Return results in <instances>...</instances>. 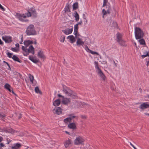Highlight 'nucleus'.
Returning a JSON list of instances; mask_svg holds the SVG:
<instances>
[{
	"label": "nucleus",
	"mask_w": 149,
	"mask_h": 149,
	"mask_svg": "<svg viewBox=\"0 0 149 149\" xmlns=\"http://www.w3.org/2000/svg\"><path fill=\"white\" fill-rule=\"evenodd\" d=\"M135 36L137 40L142 38L144 36L143 31L139 27H136L135 28Z\"/></svg>",
	"instance_id": "nucleus-1"
},
{
	"label": "nucleus",
	"mask_w": 149,
	"mask_h": 149,
	"mask_svg": "<svg viewBox=\"0 0 149 149\" xmlns=\"http://www.w3.org/2000/svg\"><path fill=\"white\" fill-rule=\"evenodd\" d=\"M95 68L97 69L96 72L97 74L104 81L106 79V77L104 73L100 68L98 66V63L97 62L95 61L94 62Z\"/></svg>",
	"instance_id": "nucleus-2"
},
{
	"label": "nucleus",
	"mask_w": 149,
	"mask_h": 149,
	"mask_svg": "<svg viewBox=\"0 0 149 149\" xmlns=\"http://www.w3.org/2000/svg\"><path fill=\"white\" fill-rule=\"evenodd\" d=\"M26 33L28 36L34 35L36 34V33L33 24H30L27 27Z\"/></svg>",
	"instance_id": "nucleus-3"
},
{
	"label": "nucleus",
	"mask_w": 149,
	"mask_h": 149,
	"mask_svg": "<svg viewBox=\"0 0 149 149\" xmlns=\"http://www.w3.org/2000/svg\"><path fill=\"white\" fill-rule=\"evenodd\" d=\"M31 13L29 10L27 13H25V14H21L19 13H17L16 14V16L17 18L21 21H24L23 18H25L26 17H29L31 16Z\"/></svg>",
	"instance_id": "nucleus-4"
},
{
	"label": "nucleus",
	"mask_w": 149,
	"mask_h": 149,
	"mask_svg": "<svg viewBox=\"0 0 149 149\" xmlns=\"http://www.w3.org/2000/svg\"><path fill=\"white\" fill-rule=\"evenodd\" d=\"M122 35L119 33L116 34V40L119 44L121 46H126L125 44V41L122 39Z\"/></svg>",
	"instance_id": "nucleus-5"
},
{
	"label": "nucleus",
	"mask_w": 149,
	"mask_h": 149,
	"mask_svg": "<svg viewBox=\"0 0 149 149\" xmlns=\"http://www.w3.org/2000/svg\"><path fill=\"white\" fill-rule=\"evenodd\" d=\"M27 51H26V53H24L23 54L24 55V56H27L29 54V53H31L33 55H34L35 53L34 52V49L32 45H30L28 49H27V50H26Z\"/></svg>",
	"instance_id": "nucleus-6"
},
{
	"label": "nucleus",
	"mask_w": 149,
	"mask_h": 149,
	"mask_svg": "<svg viewBox=\"0 0 149 149\" xmlns=\"http://www.w3.org/2000/svg\"><path fill=\"white\" fill-rule=\"evenodd\" d=\"M84 140L82 137L80 136L77 137L74 141V144L76 145L82 144L84 142Z\"/></svg>",
	"instance_id": "nucleus-7"
},
{
	"label": "nucleus",
	"mask_w": 149,
	"mask_h": 149,
	"mask_svg": "<svg viewBox=\"0 0 149 149\" xmlns=\"http://www.w3.org/2000/svg\"><path fill=\"white\" fill-rule=\"evenodd\" d=\"M66 94L68 96H70L72 98H75L76 95L73 94L72 91L69 88L66 86Z\"/></svg>",
	"instance_id": "nucleus-8"
},
{
	"label": "nucleus",
	"mask_w": 149,
	"mask_h": 149,
	"mask_svg": "<svg viewBox=\"0 0 149 149\" xmlns=\"http://www.w3.org/2000/svg\"><path fill=\"white\" fill-rule=\"evenodd\" d=\"M2 38L6 43H10L12 41V38L11 36H3Z\"/></svg>",
	"instance_id": "nucleus-9"
},
{
	"label": "nucleus",
	"mask_w": 149,
	"mask_h": 149,
	"mask_svg": "<svg viewBox=\"0 0 149 149\" xmlns=\"http://www.w3.org/2000/svg\"><path fill=\"white\" fill-rule=\"evenodd\" d=\"M54 113H56L58 115H59L62 112V109L61 108L59 107H55L53 110Z\"/></svg>",
	"instance_id": "nucleus-10"
},
{
	"label": "nucleus",
	"mask_w": 149,
	"mask_h": 149,
	"mask_svg": "<svg viewBox=\"0 0 149 149\" xmlns=\"http://www.w3.org/2000/svg\"><path fill=\"white\" fill-rule=\"evenodd\" d=\"M69 116L68 117L66 118V122L71 123L72 120L75 118L76 116H74L73 114H70L68 115Z\"/></svg>",
	"instance_id": "nucleus-11"
},
{
	"label": "nucleus",
	"mask_w": 149,
	"mask_h": 149,
	"mask_svg": "<svg viewBox=\"0 0 149 149\" xmlns=\"http://www.w3.org/2000/svg\"><path fill=\"white\" fill-rule=\"evenodd\" d=\"M29 11L31 12V15H32L34 17H36L37 16L36 12L34 8H30L29 9Z\"/></svg>",
	"instance_id": "nucleus-12"
},
{
	"label": "nucleus",
	"mask_w": 149,
	"mask_h": 149,
	"mask_svg": "<svg viewBox=\"0 0 149 149\" xmlns=\"http://www.w3.org/2000/svg\"><path fill=\"white\" fill-rule=\"evenodd\" d=\"M21 146V144L20 143H14L13 146L11 147V149H19Z\"/></svg>",
	"instance_id": "nucleus-13"
},
{
	"label": "nucleus",
	"mask_w": 149,
	"mask_h": 149,
	"mask_svg": "<svg viewBox=\"0 0 149 149\" xmlns=\"http://www.w3.org/2000/svg\"><path fill=\"white\" fill-rule=\"evenodd\" d=\"M38 56L41 59H45V56L44 55L43 52L42 51H40L38 52Z\"/></svg>",
	"instance_id": "nucleus-14"
},
{
	"label": "nucleus",
	"mask_w": 149,
	"mask_h": 149,
	"mask_svg": "<svg viewBox=\"0 0 149 149\" xmlns=\"http://www.w3.org/2000/svg\"><path fill=\"white\" fill-rule=\"evenodd\" d=\"M68 128L72 129L73 130H74L76 128V124L74 123H70V124L68 125Z\"/></svg>",
	"instance_id": "nucleus-15"
},
{
	"label": "nucleus",
	"mask_w": 149,
	"mask_h": 149,
	"mask_svg": "<svg viewBox=\"0 0 149 149\" xmlns=\"http://www.w3.org/2000/svg\"><path fill=\"white\" fill-rule=\"evenodd\" d=\"M148 107H149V104L144 102L140 105L139 108L142 109H144Z\"/></svg>",
	"instance_id": "nucleus-16"
},
{
	"label": "nucleus",
	"mask_w": 149,
	"mask_h": 149,
	"mask_svg": "<svg viewBox=\"0 0 149 149\" xmlns=\"http://www.w3.org/2000/svg\"><path fill=\"white\" fill-rule=\"evenodd\" d=\"M76 44L79 47L81 45L83 46L84 44V42L81 39L78 38Z\"/></svg>",
	"instance_id": "nucleus-17"
},
{
	"label": "nucleus",
	"mask_w": 149,
	"mask_h": 149,
	"mask_svg": "<svg viewBox=\"0 0 149 149\" xmlns=\"http://www.w3.org/2000/svg\"><path fill=\"white\" fill-rule=\"evenodd\" d=\"M67 38L69 39L70 42L71 43H73L76 41L75 38L73 35H70L68 36Z\"/></svg>",
	"instance_id": "nucleus-18"
},
{
	"label": "nucleus",
	"mask_w": 149,
	"mask_h": 149,
	"mask_svg": "<svg viewBox=\"0 0 149 149\" xmlns=\"http://www.w3.org/2000/svg\"><path fill=\"white\" fill-rule=\"evenodd\" d=\"M29 59L31 61L35 63H38L39 62V60H38L36 59H34L33 57L31 56H29Z\"/></svg>",
	"instance_id": "nucleus-19"
},
{
	"label": "nucleus",
	"mask_w": 149,
	"mask_h": 149,
	"mask_svg": "<svg viewBox=\"0 0 149 149\" xmlns=\"http://www.w3.org/2000/svg\"><path fill=\"white\" fill-rule=\"evenodd\" d=\"M33 43L32 41H31L30 40H26L24 41V45L26 46H28L29 45L32 44Z\"/></svg>",
	"instance_id": "nucleus-20"
},
{
	"label": "nucleus",
	"mask_w": 149,
	"mask_h": 149,
	"mask_svg": "<svg viewBox=\"0 0 149 149\" xmlns=\"http://www.w3.org/2000/svg\"><path fill=\"white\" fill-rule=\"evenodd\" d=\"M12 58L15 61L18 62L19 63H21L22 61L21 60H20L19 58L15 55H13L12 57Z\"/></svg>",
	"instance_id": "nucleus-21"
},
{
	"label": "nucleus",
	"mask_w": 149,
	"mask_h": 149,
	"mask_svg": "<svg viewBox=\"0 0 149 149\" xmlns=\"http://www.w3.org/2000/svg\"><path fill=\"white\" fill-rule=\"evenodd\" d=\"M61 103L60 99H57L55 100L53 103V105L54 106H59Z\"/></svg>",
	"instance_id": "nucleus-22"
},
{
	"label": "nucleus",
	"mask_w": 149,
	"mask_h": 149,
	"mask_svg": "<svg viewBox=\"0 0 149 149\" xmlns=\"http://www.w3.org/2000/svg\"><path fill=\"white\" fill-rule=\"evenodd\" d=\"M74 17L75 18V21L76 22H77L79 21V15L77 12L76 11L74 12Z\"/></svg>",
	"instance_id": "nucleus-23"
},
{
	"label": "nucleus",
	"mask_w": 149,
	"mask_h": 149,
	"mask_svg": "<svg viewBox=\"0 0 149 149\" xmlns=\"http://www.w3.org/2000/svg\"><path fill=\"white\" fill-rule=\"evenodd\" d=\"M105 10H106V11L108 12V14L110 13L111 11V8L110 7V5H107L106 9Z\"/></svg>",
	"instance_id": "nucleus-24"
},
{
	"label": "nucleus",
	"mask_w": 149,
	"mask_h": 149,
	"mask_svg": "<svg viewBox=\"0 0 149 149\" xmlns=\"http://www.w3.org/2000/svg\"><path fill=\"white\" fill-rule=\"evenodd\" d=\"M72 31V28L66 29V34L68 35L71 33Z\"/></svg>",
	"instance_id": "nucleus-25"
},
{
	"label": "nucleus",
	"mask_w": 149,
	"mask_h": 149,
	"mask_svg": "<svg viewBox=\"0 0 149 149\" xmlns=\"http://www.w3.org/2000/svg\"><path fill=\"white\" fill-rule=\"evenodd\" d=\"M102 17L103 18H104L105 15H107V14H108V12L106 11V10L104 9H102Z\"/></svg>",
	"instance_id": "nucleus-26"
},
{
	"label": "nucleus",
	"mask_w": 149,
	"mask_h": 149,
	"mask_svg": "<svg viewBox=\"0 0 149 149\" xmlns=\"http://www.w3.org/2000/svg\"><path fill=\"white\" fill-rule=\"evenodd\" d=\"M35 92L37 93H39L40 94H42V92L40 90L39 88L38 87H36L35 88Z\"/></svg>",
	"instance_id": "nucleus-27"
},
{
	"label": "nucleus",
	"mask_w": 149,
	"mask_h": 149,
	"mask_svg": "<svg viewBox=\"0 0 149 149\" xmlns=\"http://www.w3.org/2000/svg\"><path fill=\"white\" fill-rule=\"evenodd\" d=\"M73 8L74 10H76L78 8V3L76 2L73 5Z\"/></svg>",
	"instance_id": "nucleus-28"
},
{
	"label": "nucleus",
	"mask_w": 149,
	"mask_h": 149,
	"mask_svg": "<svg viewBox=\"0 0 149 149\" xmlns=\"http://www.w3.org/2000/svg\"><path fill=\"white\" fill-rule=\"evenodd\" d=\"M139 39V41L141 45H144L145 44V42L143 39L141 38Z\"/></svg>",
	"instance_id": "nucleus-29"
},
{
	"label": "nucleus",
	"mask_w": 149,
	"mask_h": 149,
	"mask_svg": "<svg viewBox=\"0 0 149 149\" xmlns=\"http://www.w3.org/2000/svg\"><path fill=\"white\" fill-rule=\"evenodd\" d=\"M71 144V140L68 139V140L66 141V148L68 147L69 145Z\"/></svg>",
	"instance_id": "nucleus-30"
},
{
	"label": "nucleus",
	"mask_w": 149,
	"mask_h": 149,
	"mask_svg": "<svg viewBox=\"0 0 149 149\" xmlns=\"http://www.w3.org/2000/svg\"><path fill=\"white\" fill-rule=\"evenodd\" d=\"M29 78L31 82H32V84H33V81L34 80L33 76L30 74L29 75Z\"/></svg>",
	"instance_id": "nucleus-31"
},
{
	"label": "nucleus",
	"mask_w": 149,
	"mask_h": 149,
	"mask_svg": "<svg viewBox=\"0 0 149 149\" xmlns=\"http://www.w3.org/2000/svg\"><path fill=\"white\" fill-rule=\"evenodd\" d=\"M149 56V52H147L146 53H144V54L142 55L141 57L143 58L146 56Z\"/></svg>",
	"instance_id": "nucleus-32"
},
{
	"label": "nucleus",
	"mask_w": 149,
	"mask_h": 149,
	"mask_svg": "<svg viewBox=\"0 0 149 149\" xmlns=\"http://www.w3.org/2000/svg\"><path fill=\"white\" fill-rule=\"evenodd\" d=\"M8 132L9 133H10L12 134H13L15 132V130H13V129L10 128H8Z\"/></svg>",
	"instance_id": "nucleus-33"
},
{
	"label": "nucleus",
	"mask_w": 149,
	"mask_h": 149,
	"mask_svg": "<svg viewBox=\"0 0 149 149\" xmlns=\"http://www.w3.org/2000/svg\"><path fill=\"white\" fill-rule=\"evenodd\" d=\"M70 98H66V105L70 104Z\"/></svg>",
	"instance_id": "nucleus-34"
},
{
	"label": "nucleus",
	"mask_w": 149,
	"mask_h": 149,
	"mask_svg": "<svg viewBox=\"0 0 149 149\" xmlns=\"http://www.w3.org/2000/svg\"><path fill=\"white\" fill-rule=\"evenodd\" d=\"M11 87V86H10L9 84L7 83L4 86V88L7 90Z\"/></svg>",
	"instance_id": "nucleus-35"
},
{
	"label": "nucleus",
	"mask_w": 149,
	"mask_h": 149,
	"mask_svg": "<svg viewBox=\"0 0 149 149\" xmlns=\"http://www.w3.org/2000/svg\"><path fill=\"white\" fill-rule=\"evenodd\" d=\"M65 37L64 35L62 36L60 38V41L62 42H63L65 40Z\"/></svg>",
	"instance_id": "nucleus-36"
},
{
	"label": "nucleus",
	"mask_w": 149,
	"mask_h": 149,
	"mask_svg": "<svg viewBox=\"0 0 149 149\" xmlns=\"http://www.w3.org/2000/svg\"><path fill=\"white\" fill-rule=\"evenodd\" d=\"M79 104L80 105H81L82 106H84L85 105H86V106H87L88 107L89 106V105L88 104H87L85 103L84 102H80L79 103Z\"/></svg>",
	"instance_id": "nucleus-37"
},
{
	"label": "nucleus",
	"mask_w": 149,
	"mask_h": 149,
	"mask_svg": "<svg viewBox=\"0 0 149 149\" xmlns=\"http://www.w3.org/2000/svg\"><path fill=\"white\" fill-rule=\"evenodd\" d=\"M107 2L108 0H104L102 7H104L106 6Z\"/></svg>",
	"instance_id": "nucleus-38"
},
{
	"label": "nucleus",
	"mask_w": 149,
	"mask_h": 149,
	"mask_svg": "<svg viewBox=\"0 0 149 149\" xmlns=\"http://www.w3.org/2000/svg\"><path fill=\"white\" fill-rule=\"evenodd\" d=\"M65 8H64V10H63L62 11V17L63 18H64L65 17Z\"/></svg>",
	"instance_id": "nucleus-39"
},
{
	"label": "nucleus",
	"mask_w": 149,
	"mask_h": 149,
	"mask_svg": "<svg viewBox=\"0 0 149 149\" xmlns=\"http://www.w3.org/2000/svg\"><path fill=\"white\" fill-rule=\"evenodd\" d=\"M90 53L91 54H93V55H94V54L98 55L99 54L97 52H94L92 50L90 51Z\"/></svg>",
	"instance_id": "nucleus-40"
},
{
	"label": "nucleus",
	"mask_w": 149,
	"mask_h": 149,
	"mask_svg": "<svg viewBox=\"0 0 149 149\" xmlns=\"http://www.w3.org/2000/svg\"><path fill=\"white\" fill-rule=\"evenodd\" d=\"M7 55L9 57V58H12V55H13L12 53H10L9 52H8L7 54Z\"/></svg>",
	"instance_id": "nucleus-41"
},
{
	"label": "nucleus",
	"mask_w": 149,
	"mask_h": 149,
	"mask_svg": "<svg viewBox=\"0 0 149 149\" xmlns=\"http://www.w3.org/2000/svg\"><path fill=\"white\" fill-rule=\"evenodd\" d=\"M85 49L87 52H89V53L90 52V51L91 50L88 48V47L87 45H86L85 46Z\"/></svg>",
	"instance_id": "nucleus-42"
},
{
	"label": "nucleus",
	"mask_w": 149,
	"mask_h": 149,
	"mask_svg": "<svg viewBox=\"0 0 149 149\" xmlns=\"http://www.w3.org/2000/svg\"><path fill=\"white\" fill-rule=\"evenodd\" d=\"M22 49L23 51L25 52L24 53H26V50H27V49L26 48H25L24 46H22Z\"/></svg>",
	"instance_id": "nucleus-43"
},
{
	"label": "nucleus",
	"mask_w": 149,
	"mask_h": 149,
	"mask_svg": "<svg viewBox=\"0 0 149 149\" xmlns=\"http://www.w3.org/2000/svg\"><path fill=\"white\" fill-rule=\"evenodd\" d=\"M6 141L7 142V144H8L12 140L10 139H9L8 138H7L6 139Z\"/></svg>",
	"instance_id": "nucleus-44"
},
{
	"label": "nucleus",
	"mask_w": 149,
	"mask_h": 149,
	"mask_svg": "<svg viewBox=\"0 0 149 149\" xmlns=\"http://www.w3.org/2000/svg\"><path fill=\"white\" fill-rule=\"evenodd\" d=\"M78 24L75 25L74 26V30H78Z\"/></svg>",
	"instance_id": "nucleus-45"
},
{
	"label": "nucleus",
	"mask_w": 149,
	"mask_h": 149,
	"mask_svg": "<svg viewBox=\"0 0 149 149\" xmlns=\"http://www.w3.org/2000/svg\"><path fill=\"white\" fill-rule=\"evenodd\" d=\"M78 32V30H74V35H75V37L76 38L77 37V33Z\"/></svg>",
	"instance_id": "nucleus-46"
},
{
	"label": "nucleus",
	"mask_w": 149,
	"mask_h": 149,
	"mask_svg": "<svg viewBox=\"0 0 149 149\" xmlns=\"http://www.w3.org/2000/svg\"><path fill=\"white\" fill-rule=\"evenodd\" d=\"M11 50L13 51V52H17V50L15 48H11Z\"/></svg>",
	"instance_id": "nucleus-47"
},
{
	"label": "nucleus",
	"mask_w": 149,
	"mask_h": 149,
	"mask_svg": "<svg viewBox=\"0 0 149 149\" xmlns=\"http://www.w3.org/2000/svg\"><path fill=\"white\" fill-rule=\"evenodd\" d=\"M17 117L18 119H20L22 118V115L21 113H19L17 115Z\"/></svg>",
	"instance_id": "nucleus-48"
},
{
	"label": "nucleus",
	"mask_w": 149,
	"mask_h": 149,
	"mask_svg": "<svg viewBox=\"0 0 149 149\" xmlns=\"http://www.w3.org/2000/svg\"><path fill=\"white\" fill-rule=\"evenodd\" d=\"M5 116H6L4 114H3L2 115V114L0 113V117L2 118H4L5 117Z\"/></svg>",
	"instance_id": "nucleus-49"
},
{
	"label": "nucleus",
	"mask_w": 149,
	"mask_h": 149,
	"mask_svg": "<svg viewBox=\"0 0 149 149\" xmlns=\"http://www.w3.org/2000/svg\"><path fill=\"white\" fill-rule=\"evenodd\" d=\"M58 96L59 97H61L63 99L64 98V96L62 95H61V94H58Z\"/></svg>",
	"instance_id": "nucleus-50"
},
{
	"label": "nucleus",
	"mask_w": 149,
	"mask_h": 149,
	"mask_svg": "<svg viewBox=\"0 0 149 149\" xmlns=\"http://www.w3.org/2000/svg\"><path fill=\"white\" fill-rule=\"evenodd\" d=\"M3 42L0 39V45L1 46L3 45Z\"/></svg>",
	"instance_id": "nucleus-51"
},
{
	"label": "nucleus",
	"mask_w": 149,
	"mask_h": 149,
	"mask_svg": "<svg viewBox=\"0 0 149 149\" xmlns=\"http://www.w3.org/2000/svg\"><path fill=\"white\" fill-rule=\"evenodd\" d=\"M81 117L82 119H85L86 118V117L85 116L81 115Z\"/></svg>",
	"instance_id": "nucleus-52"
},
{
	"label": "nucleus",
	"mask_w": 149,
	"mask_h": 149,
	"mask_svg": "<svg viewBox=\"0 0 149 149\" xmlns=\"http://www.w3.org/2000/svg\"><path fill=\"white\" fill-rule=\"evenodd\" d=\"M82 21L81 20L79 22H78L77 24H78V25H81L82 24Z\"/></svg>",
	"instance_id": "nucleus-53"
},
{
	"label": "nucleus",
	"mask_w": 149,
	"mask_h": 149,
	"mask_svg": "<svg viewBox=\"0 0 149 149\" xmlns=\"http://www.w3.org/2000/svg\"><path fill=\"white\" fill-rule=\"evenodd\" d=\"M13 88L11 87V88H10L7 90H8L10 92H11V91L13 90Z\"/></svg>",
	"instance_id": "nucleus-54"
},
{
	"label": "nucleus",
	"mask_w": 149,
	"mask_h": 149,
	"mask_svg": "<svg viewBox=\"0 0 149 149\" xmlns=\"http://www.w3.org/2000/svg\"><path fill=\"white\" fill-rule=\"evenodd\" d=\"M0 147H3L5 146L4 144L2 143H1L0 144Z\"/></svg>",
	"instance_id": "nucleus-55"
},
{
	"label": "nucleus",
	"mask_w": 149,
	"mask_h": 149,
	"mask_svg": "<svg viewBox=\"0 0 149 149\" xmlns=\"http://www.w3.org/2000/svg\"><path fill=\"white\" fill-rule=\"evenodd\" d=\"M6 64L7 65L8 67V68H9L8 70H11V68H10V66L9 64L8 63H6Z\"/></svg>",
	"instance_id": "nucleus-56"
},
{
	"label": "nucleus",
	"mask_w": 149,
	"mask_h": 149,
	"mask_svg": "<svg viewBox=\"0 0 149 149\" xmlns=\"http://www.w3.org/2000/svg\"><path fill=\"white\" fill-rule=\"evenodd\" d=\"M6 64L7 65L8 67V68H9L8 70H11V68H10V66L9 64L8 63H6Z\"/></svg>",
	"instance_id": "nucleus-57"
},
{
	"label": "nucleus",
	"mask_w": 149,
	"mask_h": 149,
	"mask_svg": "<svg viewBox=\"0 0 149 149\" xmlns=\"http://www.w3.org/2000/svg\"><path fill=\"white\" fill-rule=\"evenodd\" d=\"M6 64L7 65L8 67V68H9L8 70H11V68H10V66L9 64L8 63H6Z\"/></svg>",
	"instance_id": "nucleus-58"
},
{
	"label": "nucleus",
	"mask_w": 149,
	"mask_h": 149,
	"mask_svg": "<svg viewBox=\"0 0 149 149\" xmlns=\"http://www.w3.org/2000/svg\"><path fill=\"white\" fill-rule=\"evenodd\" d=\"M6 64L7 65L8 67V68H9L8 70H11V68H10V66L9 64L8 63H6Z\"/></svg>",
	"instance_id": "nucleus-59"
},
{
	"label": "nucleus",
	"mask_w": 149,
	"mask_h": 149,
	"mask_svg": "<svg viewBox=\"0 0 149 149\" xmlns=\"http://www.w3.org/2000/svg\"><path fill=\"white\" fill-rule=\"evenodd\" d=\"M6 64L7 65L8 67V68H9L8 70H11V68H10V66L9 64L8 63H6Z\"/></svg>",
	"instance_id": "nucleus-60"
},
{
	"label": "nucleus",
	"mask_w": 149,
	"mask_h": 149,
	"mask_svg": "<svg viewBox=\"0 0 149 149\" xmlns=\"http://www.w3.org/2000/svg\"><path fill=\"white\" fill-rule=\"evenodd\" d=\"M3 138L2 136H0V142L3 141Z\"/></svg>",
	"instance_id": "nucleus-61"
},
{
	"label": "nucleus",
	"mask_w": 149,
	"mask_h": 149,
	"mask_svg": "<svg viewBox=\"0 0 149 149\" xmlns=\"http://www.w3.org/2000/svg\"><path fill=\"white\" fill-rule=\"evenodd\" d=\"M36 83H37V82L35 81H34V80L33 81V84H33V85H36Z\"/></svg>",
	"instance_id": "nucleus-62"
},
{
	"label": "nucleus",
	"mask_w": 149,
	"mask_h": 149,
	"mask_svg": "<svg viewBox=\"0 0 149 149\" xmlns=\"http://www.w3.org/2000/svg\"><path fill=\"white\" fill-rule=\"evenodd\" d=\"M15 46H16V47H19V44L18 43H17L15 44Z\"/></svg>",
	"instance_id": "nucleus-63"
},
{
	"label": "nucleus",
	"mask_w": 149,
	"mask_h": 149,
	"mask_svg": "<svg viewBox=\"0 0 149 149\" xmlns=\"http://www.w3.org/2000/svg\"><path fill=\"white\" fill-rule=\"evenodd\" d=\"M4 131L6 133H8V129H7L4 130Z\"/></svg>",
	"instance_id": "nucleus-64"
}]
</instances>
